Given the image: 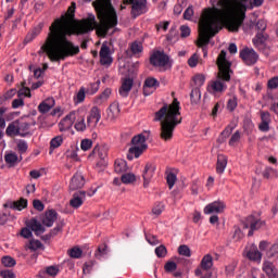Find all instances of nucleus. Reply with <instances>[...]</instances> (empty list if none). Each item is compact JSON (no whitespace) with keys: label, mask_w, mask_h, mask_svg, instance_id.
<instances>
[{"label":"nucleus","mask_w":278,"mask_h":278,"mask_svg":"<svg viewBox=\"0 0 278 278\" xmlns=\"http://www.w3.org/2000/svg\"><path fill=\"white\" fill-rule=\"evenodd\" d=\"M92 5L100 23H97V16L92 13H88L87 17L83 20L75 18L77 4L72 2L66 13L50 25L49 33L38 52L39 55L46 53L50 62H62L66 58H73L79 53V46H75L67 36H84L96 29L98 36L105 38V36H112L114 31H117L118 17L112 7V0H96Z\"/></svg>","instance_id":"nucleus-1"},{"label":"nucleus","mask_w":278,"mask_h":278,"mask_svg":"<svg viewBox=\"0 0 278 278\" xmlns=\"http://www.w3.org/2000/svg\"><path fill=\"white\" fill-rule=\"evenodd\" d=\"M217 5L220 9L213 7L202 11L198 47L210 45V38H214L223 27L228 31H238L247 18V12L236 0H218Z\"/></svg>","instance_id":"nucleus-2"},{"label":"nucleus","mask_w":278,"mask_h":278,"mask_svg":"<svg viewBox=\"0 0 278 278\" xmlns=\"http://www.w3.org/2000/svg\"><path fill=\"white\" fill-rule=\"evenodd\" d=\"M181 108L179 106V100L175 98L172 104H164L157 112L154 114V121L157 123L161 122V139L165 142L173 140L175 129L177 125H181Z\"/></svg>","instance_id":"nucleus-3"},{"label":"nucleus","mask_w":278,"mask_h":278,"mask_svg":"<svg viewBox=\"0 0 278 278\" xmlns=\"http://www.w3.org/2000/svg\"><path fill=\"white\" fill-rule=\"evenodd\" d=\"M218 73L215 80H211L207 85L210 94H223L227 90V83L231 81V63L227 61V52L222 50L217 58Z\"/></svg>","instance_id":"nucleus-4"},{"label":"nucleus","mask_w":278,"mask_h":278,"mask_svg":"<svg viewBox=\"0 0 278 278\" xmlns=\"http://www.w3.org/2000/svg\"><path fill=\"white\" fill-rule=\"evenodd\" d=\"M99 121H101V110L97 106L91 108L89 114L87 116V122L85 116L78 117L74 122V129L79 134H84L86 131H92L99 125Z\"/></svg>","instance_id":"nucleus-5"},{"label":"nucleus","mask_w":278,"mask_h":278,"mask_svg":"<svg viewBox=\"0 0 278 278\" xmlns=\"http://www.w3.org/2000/svg\"><path fill=\"white\" fill-rule=\"evenodd\" d=\"M5 134L9 138L14 136L27 138V136H31V124L21 119L13 121L8 125Z\"/></svg>","instance_id":"nucleus-6"},{"label":"nucleus","mask_w":278,"mask_h":278,"mask_svg":"<svg viewBox=\"0 0 278 278\" xmlns=\"http://www.w3.org/2000/svg\"><path fill=\"white\" fill-rule=\"evenodd\" d=\"M124 3H129V5H131L130 14L134 18H138V16H142V14L149 12L147 0H124Z\"/></svg>","instance_id":"nucleus-7"},{"label":"nucleus","mask_w":278,"mask_h":278,"mask_svg":"<svg viewBox=\"0 0 278 278\" xmlns=\"http://www.w3.org/2000/svg\"><path fill=\"white\" fill-rule=\"evenodd\" d=\"M266 225V222L261 220L258 217H255L254 215H249L244 220H243V226L244 229H250L248 232L249 238L255 233V231L262 229Z\"/></svg>","instance_id":"nucleus-8"},{"label":"nucleus","mask_w":278,"mask_h":278,"mask_svg":"<svg viewBox=\"0 0 278 278\" xmlns=\"http://www.w3.org/2000/svg\"><path fill=\"white\" fill-rule=\"evenodd\" d=\"M169 58L166 53L156 50L154 51L151 56H150V64H152V66H156L159 68H164V66L168 65L169 62Z\"/></svg>","instance_id":"nucleus-9"},{"label":"nucleus","mask_w":278,"mask_h":278,"mask_svg":"<svg viewBox=\"0 0 278 278\" xmlns=\"http://www.w3.org/2000/svg\"><path fill=\"white\" fill-rule=\"evenodd\" d=\"M240 58L247 64V66H254V64H257V61L260 60V55L253 48H244L240 51Z\"/></svg>","instance_id":"nucleus-10"},{"label":"nucleus","mask_w":278,"mask_h":278,"mask_svg":"<svg viewBox=\"0 0 278 278\" xmlns=\"http://www.w3.org/2000/svg\"><path fill=\"white\" fill-rule=\"evenodd\" d=\"M75 121H77V112L72 111L60 121L59 130L61 132L68 131L73 128V125H75Z\"/></svg>","instance_id":"nucleus-11"},{"label":"nucleus","mask_w":278,"mask_h":278,"mask_svg":"<svg viewBox=\"0 0 278 278\" xmlns=\"http://www.w3.org/2000/svg\"><path fill=\"white\" fill-rule=\"evenodd\" d=\"M160 88V80L157 78L148 77L143 83V96L151 97V93Z\"/></svg>","instance_id":"nucleus-12"},{"label":"nucleus","mask_w":278,"mask_h":278,"mask_svg":"<svg viewBox=\"0 0 278 278\" xmlns=\"http://www.w3.org/2000/svg\"><path fill=\"white\" fill-rule=\"evenodd\" d=\"M225 207H227L225 202L220 200L214 201L204 207V214H223L225 212Z\"/></svg>","instance_id":"nucleus-13"},{"label":"nucleus","mask_w":278,"mask_h":278,"mask_svg":"<svg viewBox=\"0 0 278 278\" xmlns=\"http://www.w3.org/2000/svg\"><path fill=\"white\" fill-rule=\"evenodd\" d=\"M90 155H94L96 157H99V160H101V162L98 163V166L99 164H101V166H105V160H108V147L97 144L94 146Z\"/></svg>","instance_id":"nucleus-14"},{"label":"nucleus","mask_w":278,"mask_h":278,"mask_svg":"<svg viewBox=\"0 0 278 278\" xmlns=\"http://www.w3.org/2000/svg\"><path fill=\"white\" fill-rule=\"evenodd\" d=\"M114 62L112 54H110V47L105 43L100 49V64L102 66H110Z\"/></svg>","instance_id":"nucleus-15"},{"label":"nucleus","mask_w":278,"mask_h":278,"mask_svg":"<svg viewBox=\"0 0 278 278\" xmlns=\"http://www.w3.org/2000/svg\"><path fill=\"white\" fill-rule=\"evenodd\" d=\"M153 175H155V165L148 163L144 166L142 177H143V188H149V184H151V179H153Z\"/></svg>","instance_id":"nucleus-16"},{"label":"nucleus","mask_w":278,"mask_h":278,"mask_svg":"<svg viewBox=\"0 0 278 278\" xmlns=\"http://www.w3.org/2000/svg\"><path fill=\"white\" fill-rule=\"evenodd\" d=\"M58 220V211L51 208L45 212L41 223L45 227H51Z\"/></svg>","instance_id":"nucleus-17"},{"label":"nucleus","mask_w":278,"mask_h":278,"mask_svg":"<svg viewBox=\"0 0 278 278\" xmlns=\"http://www.w3.org/2000/svg\"><path fill=\"white\" fill-rule=\"evenodd\" d=\"M268 25L264 20H258L256 23H253V21H250L249 23L243 24L244 31H249V29H253L255 27L256 31L262 34L266 31V27Z\"/></svg>","instance_id":"nucleus-18"},{"label":"nucleus","mask_w":278,"mask_h":278,"mask_svg":"<svg viewBox=\"0 0 278 278\" xmlns=\"http://www.w3.org/2000/svg\"><path fill=\"white\" fill-rule=\"evenodd\" d=\"M84 201H86V191H78L73 194L70 205L74 207V210H79V207L84 205Z\"/></svg>","instance_id":"nucleus-19"},{"label":"nucleus","mask_w":278,"mask_h":278,"mask_svg":"<svg viewBox=\"0 0 278 278\" xmlns=\"http://www.w3.org/2000/svg\"><path fill=\"white\" fill-rule=\"evenodd\" d=\"M84 186H86V179L84 178V175L81 173H76L70 182V190H79Z\"/></svg>","instance_id":"nucleus-20"},{"label":"nucleus","mask_w":278,"mask_h":278,"mask_svg":"<svg viewBox=\"0 0 278 278\" xmlns=\"http://www.w3.org/2000/svg\"><path fill=\"white\" fill-rule=\"evenodd\" d=\"M245 256L251 262H262V252L257 250V245L252 244L250 248L245 250Z\"/></svg>","instance_id":"nucleus-21"},{"label":"nucleus","mask_w":278,"mask_h":278,"mask_svg":"<svg viewBox=\"0 0 278 278\" xmlns=\"http://www.w3.org/2000/svg\"><path fill=\"white\" fill-rule=\"evenodd\" d=\"M131 88H134V79L125 78L122 81V86L119 87L118 93L125 99L129 97V92H131Z\"/></svg>","instance_id":"nucleus-22"},{"label":"nucleus","mask_w":278,"mask_h":278,"mask_svg":"<svg viewBox=\"0 0 278 278\" xmlns=\"http://www.w3.org/2000/svg\"><path fill=\"white\" fill-rule=\"evenodd\" d=\"M262 269L267 275L268 278H278V269L270 261H265L263 263Z\"/></svg>","instance_id":"nucleus-23"},{"label":"nucleus","mask_w":278,"mask_h":278,"mask_svg":"<svg viewBox=\"0 0 278 278\" xmlns=\"http://www.w3.org/2000/svg\"><path fill=\"white\" fill-rule=\"evenodd\" d=\"M106 114L110 121H116L121 116V104L117 101L111 103L106 110Z\"/></svg>","instance_id":"nucleus-24"},{"label":"nucleus","mask_w":278,"mask_h":278,"mask_svg":"<svg viewBox=\"0 0 278 278\" xmlns=\"http://www.w3.org/2000/svg\"><path fill=\"white\" fill-rule=\"evenodd\" d=\"M53 108H55V99L48 98L38 105V111L40 114H47L48 112H51Z\"/></svg>","instance_id":"nucleus-25"},{"label":"nucleus","mask_w":278,"mask_h":278,"mask_svg":"<svg viewBox=\"0 0 278 278\" xmlns=\"http://www.w3.org/2000/svg\"><path fill=\"white\" fill-rule=\"evenodd\" d=\"M27 227H29L30 231H34L35 236H41L46 231L45 226L36 218L30 219Z\"/></svg>","instance_id":"nucleus-26"},{"label":"nucleus","mask_w":278,"mask_h":278,"mask_svg":"<svg viewBox=\"0 0 278 278\" xmlns=\"http://www.w3.org/2000/svg\"><path fill=\"white\" fill-rule=\"evenodd\" d=\"M228 159L225 154L217 155V163H216V173L217 175H223L225 169L227 168Z\"/></svg>","instance_id":"nucleus-27"},{"label":"nucleus","mask_w":278,"mask_h":278,"mask_svg":"<svg viewBox=\"0 0 278 278\" xmlns=\"http://www.w3.org/2000/svg\"><path fill=\"white\" fill-rule=\"evenodd\" d=\"M268 40V35L264 33H257L253 38L252 42L256 49H264L266 47V41Z\"/></svg>","instance_id":"nucleus-28"},{"label":"nucleus","mask_w":278,"mask_h":278,"mask_svg":"<svg viewBox=\"0 0 278 278\" xmlns=\"http://www.w3.org/2000/svg\"><path fill=\"white\" fill-rule=\"evenodd\" d=\"M21 160H23V157L18 159V154H16L15 152L4 154V162L9 166V168H14V166H16V164H18Z\"/></svg>","instance_id":"nucleus-29"},{"label":"nucleus","mask_w":278,"mask_h":278,"mask_svg":"<svg viewBox=\"0 0 278 278\" xmlns=\"http://www.w3.org/2000/svg\"><path fill=\"white\" fill-rule=\"evenodd\" d=\"M42 27H45L43 24H39L35 26L25 37V42L29 43L33 42V40H36L38 36L42 33Z\"/></svg>","instance_id":"nucleus-30"},{"label":"nucleus","mask_w":278,"mask_h":278,"mask_svg":"<svg viewBox=\"0 0 278 278\" xmlns=\"http://www.w3.org/2000/svg\"><path fill=\"white\" fill-rule=\"evenodd\" d=\"M4 207H10L11 210H17V212H23L27 207V199L21 198L17 201L4 204Z\"/></svg>","instance_id":"nucleus-31"},{"label":"nucleus","mask_w":278,"mask_h":278,"mask_svg":"<svg viewBox=\"0 0 278 278\" xmlns=\"http://www.w3.org/2000/svg\"><path fill=\"white\" fill-rule=\"evenodd\" d=\"M132 147H138L139 149H148L147 146V137H144L142 134H139L131 139Z\"/></svg>","instance_id":"nucleus-32"},{"label":"nucleus","mask_w":278,"mask_h":278,"mask_svg":"<svg viewBox=\"0 0 278 278\" xmlns=\"http://www.w3.org/2000/svg\"><path fill=\"white\" fill-rule=\"evenodd\" d=\"M147 151L144 148H138L136 146H132L128 150L127 160H134V157L138 159L142 153Z\"/></svg>","instance_id":"nucleus-33"},{"label":"nucleus","mask_w":278,"mask_h":278,"mask_svg":"<svg viewBox=\"0 0 278 278\" xmlns=\"http://www.w3.org/2000/svg\"><path fill=\"white\" fill-rule=\"evenodd\" d=\"M202 270H210L214 266V257L211 254H206L202 257L200 263Z\"/></svg>","instance_id":"nucleus-34"},{"label":"nucleus","mask_w":278,"mask_h":278,"mask_svg":"<svg viewBox=\"0 0 278 278\" xmlns=\"http://www.w3.org/2000/svg\"><path fill=\"white\" fill-rule=\"evenodd\" d=\"M64 144V137L62 135L55 136L50 140V153H53L55 149H60Z\"/></svg>","instance_id":"nucleus-35"},{"label":"nucleus","mask_w":278,"mask_h":278,"mask_svg":"<svg viewBox=\"0 0 278 278\" xmlns=\"http://www.w3.org/2000/svg\"><path fill=\"white\" fill-rule=\"evenodd\" d=\"M114 170L118 175H121V173H127V161L123 159L115 160Z\"/></svg>","instance_id":"nucleus-36"},{"label":"nucleus","mask_w":278,"mask_h":278,"mask_svg":"<svg viewBox=\"0 0 278 278\" xmlns=\"http://www.w3.org/2000/svg\"><path fill=\"white\" fill-rule=\"evenodd\" d=\"M86 87H80L76 96L74 97V103L75 105H79V103H84L86 101Z\"/></svg>","instance_id":"nucleus-37"},{"label":"nucleus","mask_w":278,"mask_h":278,"mask_svg":"<svg viewBox=\"0 0 278 278\" xmlns=\"http://www.w3.org/2000/svg\"><path fill=\"white\" fill-rule=\"evenodd\" d=\"M129 49H130L132 55H138V54L142 53V51H144V47L142 46L141 41H132L129 45Z\"/></svg>","instance_id":"nucleus-38"},{"label":"nucleus","mask_w":278,"mask_h":278,"mask_svg":"<svg viewBox=\"0 0 278 278\" xmlns=\"http://www.w3.org/2000/svg\"><path fill=\"white\" fill-rule=\"evenodd\" d=\"M45 245L42 244V242H40V240H36V239H31L27 244H26V249H28L29 251H38L39 249H42Z\"/></svg>","instance_id":"nucleus-39"},{"label":"nucleus","mask_w":278,"mask_h":278,"mask_svg":"<svg viewBox=\"0 0 278 278\" xmlns=\"http://www.w3.org/2000/svg\"><path fill=\"white\" fill-rule=\"evenodd\" d=\"M100 86H101V80H97L96 83H90L87 86L86 91L88 94H97V92H99Z\"/></svg>","instance_id":"nucleus-40"},{"label":"nucleus","mask_w":278,"mask_h":278,"mask_svg":"<svg viewBox=\"0 0 278 278\" xmlns=\"http://www.w3.org/2000/svg\"><path fill=\"white\" fill-rule=\"evenodd\" d=\"M191 103H199L201 101V88L195 87L191 90L190 93Z\"/></svg>","instance_id":"nucleus-41"},{"label":"nucleus","mask_w":278,"mask_h":278,"mask_svg":"<svg viewBox=\"0 0 278 278\" xmlns=\"http://www.w3.org/2000/svg\"><path fill=\"white\" fill-rule=\"evenodd\" d=\"M1 262L5 268H14V266H16V260L10 255L2 256Z\"/></svg>","instance_id":"nucleus-42"},{"label":"nucleus","mask_w":278,"mask_h":278,"mask_svg":"<svg viewBox=\"0 0 278 278\" xmlns=\"http://www.w3.org/2000/svg\"><path fill=\"white\" fill-rule=\"evenodd\" d=\"M166 181L169 190H173V188L175 187V184H177V175L173 172L167 173Z\"/></svg>","instance_id":"nucleus-43"},{"label":"nucleus","mask_w":278,"mask_h":278,"mask_svg":"<svg viewBox=\"0 0 278 278\" xmlns=\"http://www.w3.org/2000/svg\"><path fill=\"white\" fill-rule=\"evenodd\" d=\"M16 147H17V151H18L20 155L27 153V149H29L27 141H25L23 139L17 140Z\"/></svg>","instance_id":"nucleus-44"},{"label":"nucleus","mask_w":278,"mask_h":278,"mask_svg":"<svg viewBox=\"0 0 278 278\" xmlns=\"http://www.w3.org/2000/svg\"><path fill=\"white\" fill-rule=\"evenodd\" d=\"M236 108H238V96H232L227 101V110H228V112H235Z\"/></svg>","instance_id":"nucleus-45"},{"label":"nucleus","mask_w":278,"mask_h":278,"mask_svg":"<svg viewBox=\"0 0 278 278\" xmlns=\"http://www.w3.org/2000/svg\"><path fill=\"white\" fill-rule=\"evenodd\" d=\"M97 260H102L108 255V245L102 244L98 248L97 252L94 253Z\"/></svg>","instance_id":"nucleus-46"},{"label":"nucleus","mask_w":278,"mask_h":278,"mask_svg":"<svg viewBox=\"0 0 278 278\" xmlns=\"http://www.w3.org/2000/svg\"><path fill=\"white\" fill-rule=\"evenodd\" d=\"M136 181V175L131 173H126L122 175V184H134Z\"/></svg>","instance_id":"nucleus-47"},{"label":"nucleus","mask_w":278,"mask_h":278,"mask_svg":"<svg viewBox=\"0 0 278 278\" xmlns=\"http://www.w3.org/2000/svg\"><path fill=\"white\" fill-rule=\"evenodd\" d=\"M46 275H49V277H58V275L60 274V267L58 266H48L46 267L45 270Z\"/></svg>","instance_id":"nucleus-48"},{"label":"nucleus","mask_w":278,"mask_h":278,"mask_svg":"<svg viewBox=\"0 0 278 278\" xmlns=\"http://www.w3.org/2000/svg\"><path fill=\"white\" fill-rule=\"evenodd\" d=\"M83 253H84V251H81V249H79L77 247L68 250L70 257H73L74 260H79V257H81Z\"/></svg>","instance_id":"nucleus-49"},{"label":"nucleus","mask_w":278,"mask_h":278,"mask_svg":"<svg viewBox=\"0 0 278 278\" xmlns=\"http://www.w3.org/2000/svg\"><path fill=\"white\" fill-rule=\"evenodd\" d=\"M201 58V55H199V53H193L189 60H188V65L190 66V68H197V65L199 64V59Z\"/></svg>","instance_id":"nucleus-50"},{"label":"nucleus","mask_w":278,"mask_h":278,"mask_svg":"<svg viewBox=\"0 0 278 278\" xmlns=\"http://www.w3.org/2000/svg\"><path fill=\"white\" fill-rule=\"evenodd\" d=\"M178 253H179V255H182L184 257H190L192 255L190 248L186 244L179 245Z\"/></svg>","instance_id":"nucleus-51"},{"label":"nucleus","mask_w":278,"mask_h":278,"mask_svg":"<svg viewBox=\"0 0 278 278\" xmlns=\"http://www.w3.org/2000/svg\"><path fill=\"white\" fill-rule=\"evenodd\" d=\"M193 81H194L197 88H201V86H203V84H205V75L198 74V75L193 76Z\"/></svg>","instance_id":"nucleus-52"},{"label":"nucleus","mask_w":278,"mask_h":278,"mask_svg":"<svg viewBox=\"0 0 278 278\" xmlns=\"http://www.w3.org/2000/svg\"><path fill=\"white\" fill-rule=\"evenodd\" d=\"M94 264H97V262H94V261H89V262L85 263V265L83 267L84 274L90 275V273H92V268H94Z\"/></svg>","instance_id":"nucleus-53"},{"label":"nucleus","mask_w":278,"mask_h":278,"mask_svg":"<svg viewBox=\"0 0 278 278\" xmlns=\"http://www.w3.org/2000/svg\"><path fill=\"white\" fill-rule=\"evenodd\" d=\"M267 88H268V90H277V88H278V76H274L267 81Z\"/></svg>","instance_id":"nucleus-54"},{"label":"nucleus","mask_w":278,"mask_h":278,"mask_svg":"<svg viewBox=\"0 0 278 278\" xmlns=\"http://www.w3.org/2000/svg\"><path fill=\"white\" fill-rule=\"evenodd\" d=\"M240 142V130H236L229 140V147H236Z\"/></svg>","instance_id":"nucleus-55"},{"label":"nucleus","mask_w":278,"mask_h":278,"mask_svg":"<svg viewBox=\"0 0 278 278\" xmlns=\"http://www.w3.org/2000/svg\"><path fill=\"white\" fill-rule=\"evenodd\" d=\"M165 273H175V270H177V263L173 262V261H168L165 266Z\"/></svg>","instance_id":"nucleus-56"},{"label":"nucleus","mask_w":278,"mask_h":278,"mask_svg":"<svg viewBox=\"0 0 278 278\" xmlns=\"http://www.w3.org/2000/svg\"><path fill=\"white\" fill-rule=\"evenodd\" d=\"M80 149L83 151H90V149H92V141L90 139H83L80 142Z\"/></svg>","instance_id":"nucleus-57"},{"label":"nucleus","mask_w":278,"mask_h":278,"mask_svg":"<svg viewBox=\"0 0 278 278\" xmlns=\"http://www.w3.org/2000/svg\"><path fill=\"white\" fill-rule=\"evenodd\" d=\"M168 251L166 250L165 245H159L155 248V255L156 257H164Z\"/></svg>","instance_id":"nucleus-58"},{"label":"nucleus","mask_w":278,"mask_h":278,"mask_svg":"<svg viewBox=\"0 0 278 278\" xmlns=\"http://www.w3.org/2000/svg\"><path fill=\"white\" fill-rule=\"evenodd\" d=\"M110 94H112V89L106 88L104 91L99 96V101L103 103V101H108L110 99Z\"/></svg>","instance_id":"nucleus-59"},{"label":"nucleus","mask_w":278,"mask_h":278,"mask_svg":"<svg viewBox=\"0 0 278 278\" xmlns=\"http://www.w3.org/2000/svg\"><path fill=\"white\" fill-rule=\"evenodd\" d=\"M2 278H16V275L12 269H4L0 271Z\"/></svg>","instance_id":"nucleus-60"},{"label":"nucleus","mask_w":278,"mask_h":278,"mask_svg":"<svg viewBox=\"0 0 278 278\" xmlns=\"http://www.w3.org/2000/svg\"><path fill=\"white\" fill-rule=\"evenodd\" d=\"M164 212V204L159 203L152 208L154 216H160Z\"/></svg>","instance_id":"nucleus-61"},{"label":"nucleus","mask_w":278,"mask_h":278,"mask_svg":"<svg viewBox=\"0 0 278 278\" xmlns=\"http://www.w3.org/2000/svg\"><path fill=\"white\" fill-rule=\"evenodd\" d=\"M22 238L29 239L34 236L33 230L28 227L22 228L21 233Z\"/></svg>","instance_id":"nucleus-62"},{"label":"nucleus","mask_w":278,"mask_h":278,"mask_svg":"<svg viewBox=\"0 0 278 278\" xmlns=\"http://www.w3.org/2000/svg\"><path fill=\"white\" fill-rule=\"evenodd\" d=\"M269 257H277L278 256V243H274L269 251H268Z\"/></svg>","instance_id":"nucleus-63"},{"label":"nucleus","mask_w":278,"mask_h":278,"mask_svg":"<svg viewBox=\"0 0 278 278\" xmlns=\"http://www.w3.org/2000/svg\"><path fill=\"white\" fill-rule=\"evenodd\" d=\"M190 27L189 26H186V25H182L180 26V36L181 38H188V36H190Z\"/></svg>","instance_id":"nucleus-64"}]
</instances>
